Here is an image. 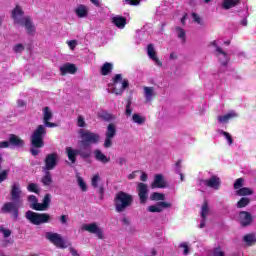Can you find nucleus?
Returning <instances> with one entry per match:
<instances>
[{
	"label": "nucleus",
	"mask_w": 256,
	"mask_h": 256,
	"mask_svg": "<svg viewBox=\"0 0 256 256\" xmlns=\"http://www.w3.org/2000/svg\"><path fill=\"white\" fill-rule=\"evenodd\" d=\"M98 193L100 195V199L105 197V187L103 185L98 186Z\"/></svg>",
	"instance_id": "obj_59"
},
{
	"label": "nucleus",
	"mask_w": 256,
	"mask_h": 256,
	"mask_svg": "<svg viewBox=\"0 0 256 256\" xmlns=\"http://www.w3.org/2000/svg\"><path fill=\"white\" fill-rule=\"evenodd\" d=\"M45 135H47V128H45V125H38L31 134L30 153L33 155V157H37V155L40 153L39 149H43V147H45Z\"/></svg>",
	"instance_id": "obj_2"
},
{
	"label": "nucleus",
	"mask_w": 256,
	"mask_h": 256,
	"mask_svg": "<svg viewBox=\"0 0 256 256\" xmlns=\"http://www.w3.org/2000/svg\"><path fill=\"white\" fill-rule=\"evenodd\" d=\"M222 135L227 139L229 145H233V137H231V134L229 132L222 131Z\"/></svg>",
	"instance_id": "obj_54"
},
{
	"label": "nucleus",
	"mask_w": 256,
	"mask_h": 256,
	"mask_svg": "<svg viewBox=\"0 0 256 256\" xmlns=\"http://www.w3.org/2000/svg\"><path fill=\"white\" fill-rule=\"evenodd\" d=\"M172 206L173 205L169 202H164V201L158 202V207L161 209V212L164 209H171Z\"/></svg>",
	"instance_id": "obj_44"
},
{
	"label": "nucleus",
	"mask_w": 256,
	"mask_h": 256,
	"mask_svg": "<svg viewBox=\"0 0 256 256\" xmlns=\"http://www.w3.org/2000/svg\"><path fill=\"white\" fill-rule=\"evenodd\" d=\"M98 117L103 121H113V119H115V116L107 111H101L100 113H98Z\"/></svg>",
	"instance_id": "obj_35"
},
{
	"label": "nucleus",
	"mask_w": 256,
	"mask_h": 256,
	"mask_svg": "<svg viewBox=\"0 0 256 256\" xmlns=\"http://www.w3.org/2000/svg\"><path fill=\"white\" fill-rule=\"evenodd\" d=\"M77 73V66L71 63H65L64 65L60 66V74L62 77L65 75H75Z\"/></svg>",
	"instance_id": "obj_14"
},
{
	"label": "nucleus",
	"mask_w": 256,
	"mask_h": 256,
	"mask_svg": "<svg viewBox=\"0 0 256 256\" xmlns=\"http://www.w3.org/2000/svg\"><path fill=\"white\" fill-rule=\"evenodd\" d=\"M167 187V181L162 176V174H156L154 177V181L151 184L152 189H165Z\"/></svg>",
	"instance_id": "obj_15"
},
{
	"label": "nucleus",
	"mask_w": 256,
	"mask_h": 256,
	"mask_svg": "<svg viewBox=\"0 0 256 256\" xmlns=\"http://www.w3.org/2000/svg\"><path fill=\"white\" fill-rule=\"evenodd\" d=\"M66 154L69 161H71L72 164L77 163V155H79L77 149H73L72 147H66Z\"/></svg>",
	"instance_id": "obj_25"
},
{
	"label": "nucleus",
	"mask_w": 256,
	"mask_h": 256,
	"mask_svg": "<svg viewBox=\"0 0 256 256\" xmlns=\"http://www.w3.org/2000/svg\"><path fill=\"white\" fill-rule=\"evenodd\" d=\"M46 239L58 249H67V242H65V239L59 233L47 232Z\"/></svg>",
	"instance_id": "obj_6"
},
{
	"label": "nucleus",
	"mask_w": 256,
	"mask_h": 256,
	"mask_svg": "<svg viewBox=\"0 0 256 256\" xmlns=\"http://www.w3.org/2000/svg\"><path fill=\"white\" fill-rule=\"evenodd\" d=\"M25 217L32 225H44L51 221V215L49 213H36L31 210L26 212Z\"/></svg>",
	"instance_id": "obj_5"
},
{
	"label": "nucleus",
	"mask_w": 256,
	"mask_h": 256,
	"mask_svg": "<svg viewBox=\"0 0 256 256\" xmlns=\"http://www.w3.org/2000/svg\"><path fill=\"white\" fill-rule=\"evenodd\" d=\"M131 105H133V98L132 97H128L126 99V110H125V115L127 117H131V115L133 113V109L131 108Z\"/></svg>",
	"instance_id": "obj_36"
},
{
	"label": "nucleus",
	"mask_w": 256,
	"mask_h": 256,
	"mask_svg": "<svg viewBox=\"0 0 256 256\" xmlns=\"http://www.w3.org/2000/svg\"><path fill=\"white\" fill-rule=\"evenodd\" d=\"M51 194H45L44 198H43V204L44 206H46V209H49V205H51Z\"/></svg>",
	"instance_id": "obj_45"
},
{
	"label": "nucleus",
	"mask_w": 256,
	"mask_h": 256,
	"mask_svg": "<svg viewBox=\"0 0 256 256\" xmlns=\"http://www.w3.org/2000/svg\"><path fill=\"white\" fill-rule=\"evenodd\" d=\"M136 191L138 192V196L140 199V204L145 205L147 203V199L149 197V187L147 184L140 182L136 187Z\"/></svg>",
	"instance_id": "obj_9"
},
{
	"label": "nucleus",
	"mask_w": 256,
	"mask_h": 256,
	"mask_svg": "<svg viewBox=\"0 0 256 256\" xmlns=\"http://www.w3.org/2000/svg\"><path fill=\"white\" fill-rule=\"evenodd\" d=\"M81 229L82 231H87L88 233H92V235H96L98 239H105V236H103V229H101V227H99L95 222L84 224Z\"/></svg>",
	"instance_id": "obj_8"
},
{
	"label": "nucleus",
	"mask_w": 256,
	"mask_h": 256,
	"mask_svg": "<svg viewBox=\"0 0 256 256\" xmlns=\"http://www.w3.org/2000/svg\"><path fill=\"white\" fill-rule=\"evenodd\" d=\"M22 193L21 185L19 183H14L10 190L11 201L21 205V203H23V200L21 199Z\"/></svg>",
	"instance_id": "obj_10"
},
{
	"label": "nucleus",
	"mask_w": 256,
	"mask_h": 256,
	"mask_svg": "<svg viewBox=\"0 0 256 256\" xmlns=\"http://www.w3.org/2000/svg\"><path fill=\"white\" fill-rule=\"evenodd\" d=\"M112 72H113V64L111 62L104 63L100 69V73L104 77L111 74Z\"/></svg>",
	"instance_id": "obj_28"
},
{
	"label": "nucleus",
	"mask_w": 256,
	"mask_h": 256,
	"mask_svg": "<svg viewBox=\"0 0 256 256\" xmlns=\"http://www.w3.org/2000/svg\"><path fill=\"white\" fill-rule=\"evenodd\" d=\"M58 161L59 154H57V152L47 154L44 159V166L42 167V171H53V169L57 167Z\"/></svg>",
	"instance_id": "obj_7"
},
{
	"label": "nucleus",
	"mask_w": 256,
	"mask_h": 256,
	"mask_svg": "<svg viewBox=\"0 0 256 256\" xmlns=\"http://www.w3.org/2000/svg\"><path fill=\"white\" fill-rule=\"evenodd\" d=\"M44 171H45V175L41 178V183L45 187H49V185L53 183V177L51 176V172L49 170H44Z\"/></svg>",
	"instance_id": "obj_29"
},
{
	"label": "nucleus",
	"mask_w": 256,
	"mask_h": 256,
	"mask_svg": "<svg viewBox=\"0 0 256 256\" xmlns=\"http://www.w3.org/2000/svg\"><path fill=\"white\" fill-rule=\"evenodd\" d=\"M20 25H24L28 35H33L35 33V26L33 21H31V16H26L21 20Z\"/></svg>",
	"instance_id": "obj_18"
},
{
	"label": "nucleus",
	"mask_w": 256,
	"mask_h": 256,
	"mask_svg": "<svg viewBox=\"0 0 256 256\" xmlns=\"http://www.w3.org/2000/svg\"><path fill=\"white\" fill-rule=\"evenodd\" d=\"M101 181V177L99 176V174H96L92 177V187H94V189H97V187H99V182Z\"/></svg>",
	"instance_id": "obj_43"
},
{
	"label": "nucleus",
	"mask_w": 256,
	"mask_h": 256,
	"mask_svg": "<svg viewBox=\"0 0 256 256\" xmlns=\"http://www.w3.org/2000/svg\"><path fill=\"white\" fill-rule=\"evenodd\" d=\"M212 256H225V252L221 250V246H218L213 249Z\"/></svg>",
	"instance_id": "obj_48"
},
{
	"label": "nucleus",
	"mask_w": 256,
	"mask_h": 256,
	"mask_svg": "<svg viewBox=\"0 0 256 256\" xmlns=\"http://www.w3.org/2000/svg\"><path fill=\"white\" fill-rule=\"evenodd\" d=\"M244 181L245 180L243 178L236 179V181L234 183V189H237L239 191V189H241V187H243Z\"/></svg>",
	"instance_id": "obj_51"
},
{
	"label": "nucleus",
	"mask_w": 256,
	"mask_h": 256,
	"mask_svg": "<svg viewBox=\"0 0 256 256\" xmlns=\"http://www.w3.org/2000/svg\"><path fill=\"white\" fill-rule=\"evenodd\" d=\"M143 89L146 103H151V101H153V98L155 97V88L144 86Z\"/></svg>",
	"instance_id": "obj_22"
},
{
	"label": "nucleus",
	"mask_w": 256,
	"mask_h": 256,
	"mask_svg": "<svg viewBox=\"0 0 256 256\" xmlns=\"http://www.w3.org/2000/svg\"><path fill=\"white\" fill-rule=\"evenodd\" d=\"M112 145H113V137L106 136L104 141L105 149H109V147H112Z\"/></svg>",
	"instance_id": "obj_50"
},
{
	"label": "nucleus",
	"mask_w": 256,
	"mask_h": 256,
	"mask_svg": "<svg viewBox=\"0 0 256 256\" xmlns=\"http://www.w3.org/2000/svg\"><path fill=\"white\" fill-rule=\"evenodd\" d=\"M77 126L78 127H85V118H83V116H78Z\"/></svg>",
	"instance_id": "obj_58"
},
{
	"label": "nucleus",
	"mask_w": 256,
	"mask_h": 256,
	"mask_svg": "<svg viewBox=\"0 0 256 256\" xmlns=\"http://www.w3.org/2000/svg\"><path fill=\"white\" fill-rule=\"evenodd\" d=\"M239 222L242 227H249L253 223V215L247 211H241L239 213Z\"/></svg>",
	"instance_id": "obj_12"
},
{
	"label": "nucleus",
	"mask_w": 256,
	"mask_h": 256,
	"mask_svg": "<svg viewBox=\"0 0 256 256\" xmlns=\"http://www.w3.org/2000/svg\"><path fill=\"white\" fill-rule=\"evenodd\" d=\"M115 135H117V128L115 127V124L110 123L107 126V130H106V137H115Z\"/></svg>",
	"instance_id": "obj_34"
},
{
	"label": "nucleus",
	"mask_w": 256,
	"mask_h": 256,
	"mask_svg": "<svg viewBox=\"0 0 256 256\" xmlns=\"http://www.w3.org/2000/svg\"><path fill=\"white\" fill-rule=\"evenodd\" d=\"M181 163H182L181 160H178V161L175 163V171H176V173H181Z\"/></svg>",
	"instance_id": "obj_62"
},
{
	"label": "nucleus",
	"mask_w": 256,
	"mask_h": 256,
	"mask_svg": "<svg viewBox=\"0 0 256 256\" xmlns=\"http://www.w3.org/2000/svg\"><path fill=\"white\" fill-rule=\"evenodd\" d=\"M79 135L81 140L78 143L80 147V149H77L78 155L82 159H89L91 157V145H97L101 140V136L83 128L79 130Z\"/></svg>",
	"instance_id": "obj_1"
},
{
	"label": "nucleus",
	"mask_w": 256,
	"mask_h": 256,
	"mask_svg": "<svg viewBox=\"0 0 256 256\" xmlns=\"http://www.w3.org/2000/svg\"><path fill=\"white\" fill-rule=\"evenodd\" d=\"M112 23L118 29H125V25H127V18H125L123 16H115L112 18Z\"/></svg>",
	"instance_id": "obj_23"
},
{
	"label": "nucleus",
	"mask_w": 256,
	"mask_h": 256,
	"mask_svg": "<svg viewBox=\"0 0 256 256\" xmlns=\"http://www.w3.org/2000/svg\"><path fill=\"white\" fill-rule=\"evenodd\" d=\"M32 209H34V211H47L45 204H43V202L39 203V201L32 206Z\"/></svg>",
	"instance_id": "obj_42"
},
{
	"label": "nucleus",
	"mask_w": 256,
	"mask_h": 256,
	"mask_svg": "<svg viewBox=\"0 0 256 256\" xmlns=\"http://www.w3.org/2000/svg\"><path fill=\"white\" fill-rule=\"evenodd\" d=\"M68 45H69L70 49H75V47H77V41L71 40L68 42Z\"/></svg>",
	"instance_id": "obj_64"
},
{
	"label": "nucleus",
	"mask_w": 256,
	"mask_h": 256,
	"mask_svg": "<svg viewBox=\"0 0 256 256\" xmlns=\"http://www.w3.org/2000/svg\"><path fill=\"white\" fill-rule=\"evenodd\" d=\"M28 201L30 202L31 209H33V207H35V204L39 201V199H37V196L35 195H30L28 196Z\"/></svg>",
	"instance_id": "obj_49"
},
{
	"label": "nucleus",
	"mask_w": 256,
	"mask_h": 256,
	"mask_svg": "<svg viewBox=\"0 0 256 256\" xmlns=\"http://www.w3.org/2000/svg\"><path fill=\"white\" fill-rule=\"evenodd\" d=\"M202 183L205 185V187H210V189L219 191L221 187V178H219L217 175H213L209 179L202 180Z\"/></svg>",
	"instance_id": "obj_11"
},
{
	"label": "nucleus",
	"mask_w": 256,
	"mask_h": 256,
	"mask_svg": "<svg viewBox=\"0 0 256 256\" xmlns=\"http://www.w3.org/2000/svg\"><path fill=\"white\" fill-rule=\"evenodd\" d=\"M179 247L184 249V255H189V245L186 242L181 243Z\"/></svg>",
	"instance_id": "obj_56"
},
{
	"label": "nucleus",
	"mask_w": 256,
	"mask_h": 256,
	"mask_svg": "<svg viewBox=\"0 0 256 256\" xmlns=\"http://www.w3.org/2000/svg\"><path fill=\"white\" fill-rule=\"evenodd\" d=\"M133 201V195L125 191H118L113 200L116 213H123L124 211H127V209L133 205Z\"/></svg>",
	"instance_id": "obj_3"
},
{
	"label": "nucleus",
	"mask_w": 256,
	"mask_h": 256,
	"mask_svg": "<svg viewBox=\"0 0 256 256\" xmlns=\"http://www.w3.org/2000/svg\"><path fill=\"white\" fill-rule=\"evenodd\" d=\"M200 215L202 219H207V215H209V201L204 200L201 207Z\"/></svg>",
	"instance_id": "obj_33"
},
{
	"label": "nucleus",
	"mask_w": 256,
	"mask_h": 256,
	"mask_svg": "<svg viewBox=\"0 0 256 256\" xmlns=\"http://www.w3.org/2000/svg\"><path fill=\"white\" fill-rule=\"evenodd\" d=\"M27 191H29L30 193H36V195H39V185L35 183H30L27 186Z\"/></svg>",
	"instance_id": "obj_40"
},
{
	"label": "nucleus",
	"mask_w": 256,
	"mask_h": 256,
	"mask_svg": "<svg viewBox=\"0 0 256 256\" xmlns=\"http://www.w3.org/2000/svg\"><path fill=\"white\" fill-rule=\"evenodd\" d=\"M235 117H238V114L235 111H231L226 115L218 116V121L219 123H229L230 119H235Z\"/></svg>",
	"instance_id": "obj_27"
},
{
	"label": "nucleus",
	"mask_w": 256,
	"mask_h": 256,
	"mask_svg": "<svg viewBox=\"0 0 256 256\" xmlns=\"http://www.w3.org/2000/svg\"><path fill=\"white\" fill-rule=\"evenodd\" d=\"M151 201H165V194L154 192L150 196Z\"/></svg>",
	"instance_id": "obj_39"
},
{
	"label": "nucleus",
	"mask_w": 256,
	"mask_h": 256,
	"mask_svg": "<svg viewBox=\"0 0 256 256\" xmlns=\"http://www.w3.org/2000/svg\"><path fill=\"white\" fill-rule=\"evenodd\" d=\"M132 121L134 123H137V125H144L145 121H146V118L139 115L138 113H134L132 115Z\"/></svg>",
	"instance_id": "obj_38"
},
{
	"label": "nucleus",
	"mask_w": 256,
	"mask_h": 256,
	"mask_svg": "<svg viewBox=\"0 0 256 256\" xmlns=\"http://www.w3.org/2000/svg\"><path fill=\"white\" fill-rule=\"evenodd\" d=\"M210 45H212V47H216V52L218 55L223 56L224 60L221 61V65H223V67H227V65H229V55H227V52H225L223 48L219 47V45H217V41L215 40L212 41Z\"/></svg>",
	"instance_id": "obj_17"
},
{
	"label": "nucleus",
	"mask_w": 256,
	"mask_h": 256,
	"mask_svg": "<svg viewBox=\"0 0 256 256\" xmlns=\"http://www.w3.org/2000/svg\"><path fill=\"white\" fill-rule=\"evenodd\" d=\"M10 142L9 141H1L0 142V149H7L9 147Z\"/></svg>",
	"instance_id": "obj_63"
},
{
	"label": "nucleus",
	"mask_w": 256,
	"mask_h": 256,
	"mask_svg": "<svg viewBox=\"0 0 256 256\" xmlns=\"http://www.w3.org/2000/svg\"><path fill=\"white\" fill-rule=\"evenodd\" d=\"M243 241L248 245L249 247L256 244V235L254 233L247 234L243 237Z\"/></svg>",
	"instance_id": "obj_31"
},
{
	"label": "nucleus",
	"mask_w": 256,
	"mask_h": 256,
	"mask_svg": "<svg viewBox=\"0 0 256 256\" xmlns=\"http://www.w3.org/2000/svg\"><path fill=\"white\" fill-rule=\"evenodd\" d=\"M78 185L81 188V191H87V184L85 183V180H83V178H78Z\"/></svg>",
	"instance_id": "obj_52"
},
{
	"label": "nucleus",
	"mask_w": 256,
	"mask_h": 256,
	"mask_svg": "<svg viewBox=\"0 0 256 256\" xmlns=\"http://www.w3.org/2000/svg\"><path fill=\"white\" fill-rule=\"evenodd\" d=\"M94 155H95V159L96 161H99L100 163H109V161H111V158H107V156L105 154H103V152H101V150L96 149L94 151Z\"/></svg>",
	"instance_id": "obj_26"
},
{
	"label": "nucleus",
	"mask_w": 256,
	"mask_h": 256,
	"mask_svg": "<svg viewBox=\"0 0 256 256\" xmlns=\"http://www.w3.org/2000/svg\"><path fill=\"white\" fill-rule=\"evenodd\" d=\"M13 51L15 53H23V51H25V47L23 46V44L19 43L14 46Z\"/></svg>",
	"instance_id": "obj_53"
},
{
	"label": "nucleus",
	"mask_w": 256,
	"mask_h": 256,
	"mask_svg": "<svg viewBox=\"0 0 256 256\" xmlns=\"http://www.w3.org/2000/svg\"><path fill=\"white\" fill-rule=\"evenodd\" d=\"M251 203V198L242 197L236 204L237 209H243Z\"/></svg>",
	"instance_id": "obj_37"
},
{
	"label": "nucleus",
	"mask_w": 256,
	"mask_h": 256,
	"mask_svg": "<svg viewBox=\"0 0 256 256\" xmlns=\"http://www.w3.org/2000/svg\"><path fill=\"white\" fill-rule=\"evenodd\" d=\"M1 233H3L4 239H7L8 237H11V230L0 228Z\"/></svg>",
	"instance_id": "obj_55"
},
{
	"label": "nucleus",
	"mask_w": 256,
	"mask_h": 256,
	"mask_svg": "<svg viewBox=\"0 0 256 256\" xmlns=\"http://www.w3.org/2000/svg\"><path fill=\"white\" fill-rule=\"evenodd\" d=\"M254 193L255 191H253V189L247 187H242L236 191V195H238V197H247L249 195H253Z\"/></svg>",
	"instance_id": "obj_30"
},
{
	"label": "nucleus",
	"mask_w": 256,
	"mask_h": 256,
	"mask_svg": "<svg viewBox=\"0 0 256 256\" xmlns=\"http://www.w3.org/2000/svg\"><path fill=\"white\" fill-rule=\"evenodd\" d=\"M51 119H53V112H51L49 107H44L43 108V121H44L45 127H50V128L57 127L56 123L49 122V121H51Z\"/></svg>",
	"instance_id": "obj_13"
},
{
	"label": "nucleus",
	"mask_w": 256,
	"mask_h": 256,
	"mask_svg": "<svg viewBox=\"0 0 256 256\" xmlns=\"http://www.w3.org/2000/svg\"><path fill=\"white\" fill-rule=\"evenodd\" d=\"M143 0H123V3L126 5H131L132 7H137V5L141 4Z\"/></svg>",
	"instance_id": "obj_47"
},
{
	"label": "nucleus",
	"mask_w": 256,
	"mask_h": 256,
	"mask_svg": "<svg viewBox=\"0 0 256 256\" xmlns=\"http://www.w3.org/2000/svg\"><path fill=\"white\" fill-rule=\"evenodd\" d=\"M147 55L149 59L154 61L158 67H163V62L157 58V52L155 51V46L153 44H148Z\"/></svg>",
	"instance_id": "obj_16"
},
{
	"label": "nucleus",
	"mask_w": 256,
	"mask_h": 256,
	"mask_svg": "<svg viewBox=\"0 0 256 256\" xmlns=\"http://www.w3.org/2000/svg\"><path fill=\"white\" fill-rule=\"evenodd\" d=\"M74 13L79 19H85L89 17V8L83 4H79L75 9Z\"/></svg>",
	"instance_id": "obj_19"
},
{
	"label": "nucleus",
	"mask_w": 256,
	"mask_h": 256,
	"mask_svg": "<svg viewBox=\"0 0 256 256\" xmlns=\"http://www.w3.org/2000/svg\"><path fill=\"white\" fill-rule=\"evenodd\" d=\"M8 175H9V172L7 170H3L0 173V183H3V181L7 179Z\"/></svg>",
	"instance_id": "obj_57"
},
{
	"label": "nucleus",
	"mask_w": 256,
	"mask_h": 256,
	"mask_svg": "<svg viewBox=\"0 0 256 256\" xmlns=\"http://www.w3.org/2000/svg\"><path fill=\"white\" fill-rule=\"evenodd\" d=\"M9 143L13 147H25V141L15 134H10Z\"/></svg>",
	"instance_id": "obj_20"
},
{
	"label": "nucleus",
	"mask_w": 256,
	"mask_h": 256,
	"mask_svg": "<svg viewBox=\"0 0 256 256\" xmlns=\"http://www.w3.org/2000/svg\"><path fill=\"white\" fill-rule=\"evenodd\" d=\"M19 205H21V204H19L17 202H6L2 206L1 211H2V213H11L14 210H16L19 207Z\"/></svg>",
	"instance_id": "obj_24"
},
{
	"label": "nucleus",
	"mask_w": 256,
	"mask_h": 256,
	"mask_svg": "<svg viewBox=\"0 0 256 256\" xmlns=\"http://www.w3.org/2000/svg\"><path fill=\"white\" fill-rule=\"evenodd\" d=\"M176 31L178 33V38L182 39V41L185 43V37L187 36L185 30L181 27H176Z\"/></svg>",
	"instance_id": "obj_41"
},
{
	"label": "nucleus",
	"mask_w": 256,
	"mask_h": 256,
	"mask_svg": "<svg viewBox=\"0 0 256 256\" xmlns=\"http://www.w3.org/2000/svg\"><path fill=\"white\" fill-rule=\"evenodd\" d=\"M23 15H25V12L19 5L12 10V19L14 20V23H21L22 20H20L19 17H23Z\"/></svg>",
	"instance_id": "obj_21"
},
{
	"label": "nucleus",
	"mask_w": 256,
	"mask_h": 256,
	"mask_svg": "<svg viewBox=\"0 0 256 256\" xmlns=\"http://www.w3.org/2000/svg\"><path fill=\"white\" fill-rule=\"evenodd\" d=\"M150 213H161V209L159 208V204L151 205L147 208Z\"/></svg>",
	"instance_id": "obj_46"
},
{
	"label": "nucleus",
	"mask_w": 256,
	"mask_h": 256,
	"mask_svg": "<svg viewBox=\"0 0 256 256\" xmlns=\"http://www.w3.org/2000/svg\"><path fill=\"white\" fill-rule=\"evenodd\" d=\"M192 19L195 21V23H198V25H201V17L198 16L197 13H192Z\"/></svg>",
	"instance_id": "obj_60"
},
{
	"label": "nucleus",
	"mask_w": 256,
	"mask_h": 256,
	"mask_svg": "<svg viewBox=\"0 0 256 256\" xmlns=\"http://www.w3.org/2000/svg\"><path fill=\"white\" fill-rule=\"evenodd\" d=\"M109 87H112V93H115V95H123L125 89L129 87V80L123 79L121 74H116L112 78V83L109 84Z\"/></svg>",
	"instance_id": "obj_4"
},
{
	"label": "nucleus",
	"mask_w": 256,
	"mask_h": 256,
	"mask_svg": "<svg viewBox=\"0 0 256 256\" xmlns=\"http://www.w3.org/2000/svg\"><path fill=\"white\" fill-rule=\"evenodd\" d=\"M69 221V216L67 215H62L60 216V223L62 225H67V222Z\"/></svg>",
	"instance_id": "obj_61"
},
{
	"label": "nucleus",
	"mask_w": 256,
	"mask_h": 256,
	"mask_svg": "<svg viewBox=\"0 0 256 256\" xmlns=\"http://www.w3.org/2000/svg\"><path fill=\"white\" fill-rule=\"evenodd\" d=\"M239 3H241V0H223V8L228 10V9H232V7H237V5H239Z\"/></svg>",
	"instance_id": "obj_32"
}]
</instances>
